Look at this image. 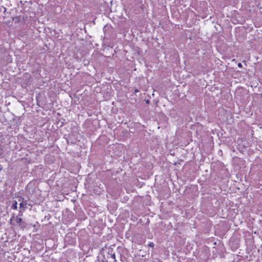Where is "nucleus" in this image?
<instances>
[{
    "instance_id": "1",
    "label": "nucleus",
    "mask_w": 262,
    "mask_h": 262,
    "mask_svg": "<svg viewBox=\"0 0 262 262\" xmlns=\"http://www.w3.org/2000/svg\"><path fill=\"white\" fill-rule=\"evenodd\" d=\"M117 260L115 257V254H110L108 253L106 255V257L104 256L103 258L101 260V262H116Z\"/></svg>"
},
{
    "instance_id": "2",
    "label": "nucleus",
    "mask_w": 262,
    "mask_h": 262,
    "mask_svg": "<svg viewBox=\"0 0 262 262\" xmlns=\"http://www.w3.org/2000/svg\"><path fill=\"white\" fill-rule=\"evenodd\" d=\"M28 205L27 200H25L24 199H23L22 202H21L19 204V207L21 209L23 210V211L25 210L27 208V205Z\"/></svg>"
},
{
    "instance_id": "3",
    "label": "nucleus",
    "mask_w": 262,
    "mask_h": 262,
    "mask_svg": "<svg viewBox=\"0 0 262 262\" xmlns=\"http://www.w3.org/2000/svg\"><path fill=\"white\" fill-rule=\"evenodd\" d=\"M11 208L13 210H16L17 209V202L14 200L13 202V204L11 206Z\"/></svg>"
},
{
    "instance_id": "4",
    "label": "nucleus",
    "mask_w": 262,
    "mask_h": 262,
    "mask_svg": "<svg viewBox=\"0 0 262 262\" xmlns=\"http://www.w3.org/2000/svg\"><path fill=\"white\" fill-rule=\"evenodd\" d=\"M16 221L17 223L19 224L23 222V219L20 217H18V216H16Z\"/></svg>"
},
{
    "instance_id": "5",
    "label": "nucleus",
    "mask_w": 262,
    "mask_h": 262,
    "mask_svg": "<svg viewBox=\"0 0 262 262\" xmlns=\"http://www.w3.org/2000/svg\"><path fill=\"white\" fill-rule=\"evenodd\" d=\"M23 211H21V210H19V213H18V216H18V217L19 216H23Z\"/></svg>"
},
{
    "instance_id": "6",
    "label": "nucleus",
    "mask_w": 262,
    "mask_h": 262,
    "mask_svg": "<svg viewBox=\"0 0 262 262\" xmlns=\"http://www.w3.org/2000/svg\"><path fill=\"white\" fill-rule=\"evenodd\" d=\"M148 246H149V247H153L154 246V244L153 243H149L148 244Z\"/></svg>"
},
{
    "instance_id": "7",
    "label": "nucleus",
    "mask_w": 262,
    "mask_h": 262,
    "mask_svg": "<svg viewBox=\"0 0 262 262\" xmlns=\"http://www.w3.org/2000/svg\"><path fill=\"white\" fill-rule=\"evenodd\" d=\"M23 199H24L22 197H20L18 199V201H21V202H22V201H23Z\"/></svg>"
},
{
    "instance_id": "8",
    "label": "nucleus",
    "mask_w": 262,
    "mask_h": 262,
    "mask_svg": "<svg viewBox=\"0 0 262 262\" xmlns=\"http://www.w3.org/2000/svg\"><path fill=\"white\" fill-rule=\"evenodd\" d=\"M238 67H239V68L242 67V63H238Z\"/></svg>"
},
{
    "instance_id": "9",
    "label": "nucleus",
    "mask_w": 262,
    "mask_h": 262,
    "mask_svg": "<svg viewBox=\"0 0 262 262\" xmlns=\"http://www.w3.org/2000/svg\"><path fill=\"white\" fill-rule=\"evenodd\" d=\"M138 92H139V91H138V90H136V91H135V92H136V93Z\"/></svg>"
},
{
    "instance_id": "10",
    "label": "nucleus",
    "mask_w": 262,
    "mask_h": 262,
    "mask_svg": "<svg viewBox=\"0 0 262 262\" xmlns=\"http://www.w3.org/2000/svg\"><path fill=\"white\" fill-rule=\"evenodd\" d=\"M148 102H149V101H148V100H147V101H146V103H148Z\"/></svg>"
}]
</instances>
